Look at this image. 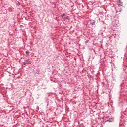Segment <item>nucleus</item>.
Here are the masks:
<instances>
[{"label":"nucleus","mask_w":127,"mask_h":127,"mask_svg":"<svg viewBox=\"0 0 127 127\" xmlns=\"http://www.w3.org/2000/svg\"><path fill=\"white\" fill-rule=\"evenodd\" d=\"M30 62V61H29V59L28 60H26L24 61V62H23V64L24 65H26L27 64H28Z\"/></svg>","instance_id":"1"},{"label":"nucleus","mask_w":127,"mask_h":127,"mask_svg":"<svg viewBox=\"0 0 127 127\" xmlns=\"http://www.w3.org/2000/svg\"><path fill=\"white\" fill-rule=\"evenodd\" d=\"M95 23H96V21L93 20L92 22H91L90 23V24H91V25H94V24H95Z\"/></svg>","instance_id":"2"},{"label":"nucleus","mask_w":127,"mask_h":127,"mask_svg":"<svg viewBox=\"0 0 127 127\" xmlns=\"http://www.w3.org/2000/svg\"><path fill=\"white\" fill-rule=\"evenodd\" d=\"M65 19H68V20H70V17L69 16H66V17L64 18Z\"/></svg>","instance_id":"3"},{"label":"nucleus","mask_w":127,"mask_h":127,"mask_svg":"<svg viewBox=\"0 0 127 127\" xmlns=\"http://www.w3.org/2000/svg\"><path fill=\"white\" fill-rule=\"evenodd\" d=\"M65 13L61 15V17H62V18H63V17L65 16Z\"/></svg>","instance_id":"4"},{"label":"nucleus","mask_w":127,"mask_h":127,"mask_svg":"<svg viewBox=\"0 0 127 127\" xmlns=\"http://www.w3.org/2000/svg\"><path fill=\"white\" fill-rule=\"evenodd\" d=\"M26 54H27V56H28V55H29L30 52H28V51H26Z\"/></svg>","instance_id":"5"}]
</instances>
